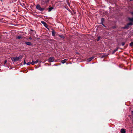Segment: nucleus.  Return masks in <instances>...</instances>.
<instances>
[{"label": "nucleus", "instance_id": "1", "mask_svg": "<svg viewBox=\"0 0 133 133\" xmlns=\"http://www.w3.org/2000/svg\"><path fill=\"white\" fill-rule=\"evenodd\" d=\"M22 56H20L18 57H12L11 58L12 61H17L19 60V59H22Z\"/></svg>", "mask_w": 133, "mask_h": 133}, {"label": "nucleus", "instance_id": "2", "mask_svg": "<svg viewBox=\"0 0 133 133\" xmlns=\"http://www.w3.org/2000/svg\"><path fill=\"white\" fill-rule=\"evenodd\" d=\"M36 8L38 10L41 11H43L44 10V8H41L39 5H37L36 6Z\"/></svg>", "mask_w": 133, "mask_h": 133}, {"label": "nucleus", "instance_id": "3", "mask_svg": "<svg viewBox=\"0 0 133 133\" xmlns=\"http://www.w3.org/2000/svg\"><path fill=\"white\" fill-rule=\"evenodd\" d=\"M49 2V0H42L41 3L42 4L44 3H47Z\"/></svg>", "mask_w": 133, "mask_h": 133}, {"label": "nucleus", "instance_id": "4", "mask_svg": "<svg viewBox=\"0 0 133 133\" xmlns=\"http://www.w3.org/2000/svg\"><path fill=\"white\" fill-rule=\"evenodd\" d=\"M54 58L53 57H50L48 60V62H52L54 61Z\"/></svg>", "mask_w": 133, "mask_h": 133}, {"label": "nucleus", "instance_id": "5", "mask_svg": "<svg viewBox=\"0 0 133 133\" xmlns=\"http://www.w3.org/2000/svg\"><path fill=\"white\" fill-rule=\"evenodd\" d=\"M41 23L43 24L44 26L45 27H47V25L46 24L45 22H44L43 21H41Z\"/></svg>", "mask_w": 133, "mask_h": 133}, {"label": "nucleus", "instance_id": "6", "mask_svg": "<svg viewBox=\"0 0 133 133\" xmlns=\"http://www.w3.org/2000/svg\"><path fill=\"white\" fill-rule=\"evenodd\" d=\"M68 60L67 59H65L64 60L61 61V62L62 63L64 64Z\"/></svg>", "mask_w": 133, "mask_h": 133}, {"label": "nucleus", "instance_id": "7", "mask_svg": "<svg viewBox=\"0 0 133 133\" xmlns=\"http://www.w3.org/2000/svg\"><path fill=\"white\" fill-rule=\"evenodd\" d=\"M121 133H125V131L124 129H122L121 130Z\"/></svg>", "mask_w": 133, "mask_h": 133}, {"label": "nucleus", "instance_id": "8", "mask_svg": "<svg viewBox=\"0 0 133 133\" xmlns=\"http://www.w3.org/2000/svg\"><path fill=\"white\" fill-rule=\"evenodd\" d=\"M94 57H91L88 59L87 61L88 62H90L91 61L93 58Z\"/></svg>", "mask_w": 133, "mask_h": 133}, {"label": "nucleus", "instance_id": "9", "mask_svg": "<svg viewBox=\"0 0 133 133\" xmlns=\"http://www.w3.org/2000/svg\"><path fill=\"white\" fill-rule=\"evenodd\" d=\"M53 8L52 7H51L49 8V10L48 11L49 12L50 11H51L52 9H53Z\"/></svg>", "mask_w": 133, "mask_h": 133}, {"label": "nucleus", "instance_id": "10", "mask_svg": "<svg viewBox=\"0 0 133 133\" xmlns=\"http://www.w3.org/2000/svg\"><path fill=\"white\" fill-rule=\"evenodd\" d=\"M129 20L130 21L132 22H133V18H128Z\"/></svg>", "mask_w": 133, "mask_h": 133}, {"label": "nucleus", "instance_id": "11", "mask_svg": "<svg viewBox=\"0 0 133 133\" xmlns=\"http://www.w3.org/2000/svg\"><path fill=\"white\" fill-rule=\"evenodd\" d=\"M59 36L60 37L62 38H63V39H64V37L63 35H59Z\"/></svg>", "mask_w": 133, "mask_h": 133}, {"label": "nucleus", "instance_id": "12", "mask_svg": "<svg viewBox=\"0 0 133 133\" xmlns=\"http://www.w3.org/2000/svg\"><path fill=\"white\" fill-rule=\"evenodd\" d=\"M26 43L28 45H30L31 44V43L30 42H26Z\"/></svg>", "mask_w": 133, "mask_h": 133}, {"label": "nucleus", "instance_id": "13", "mask_svg": "<svg viewBox=\"0 0 133 133\" xmlns=\"http://www.w3.org/2000/svg\"><path fill=\"white\" fill-rule=\"evenodd\" d=\"M52 35L54 36L55 35V32L54 31H52Z\"/></svg>", "mask_w": 133, "mask_h": 133}, {"label": "nucleus", "instance_id": "14", "mask_svg": "<svg viewBox=\"0 0 133 133\" xmlns=\"http://www.w3.org/2000/svg\"><path fill=\"white\" fill-rule=\"evenodd\" d=\"M22 38V37L21 36H19L17 37V38L19 39L21 38Z\"/></svg>", "mask_w": 133, "mask_h": 133}, {"label": "nucleus", "instance_id": "15", "mask_svg": "<svg viewBox=\"0 0 133 133\" xmlns=\"http://www.w3.org/2000/svg\"><path fill=\"white\" fill-rule=\"evenodd\" d=\"M35 63V62H34L33 60L32 61L31 63V64L32 65H34Z\"/></svg>", "mask_w": 133, "mask_h": 133}, {"label": "nucleus", "instance_id": "16", "mask_svg": "<svg viewBox=\"0 0 133 133\" xmlns=\"http://www.w3.org/2000/svg\"><path fill=\"white\" fill-rule=\"evenodd\" d=\"M130 45L131 46H133V42H131L130 44Z\"/></svg>", "mask_w": 133, "mask_h": 133}, {"label": "nucleus", "instance_id": "17", "mask_svg": "<svg viewBox=\"0 0 133 133\" xmlns=\"http://www.w3.org/2000/svg\"><path fill=\"white\" fill-rule=\"evenodd\" d=\"M133 24V23H128L127 25L129 26V25H132Z\"/></svg>", "mask_w": 133, "mask_h": 133}, {"label": "nucleus", "instance_id": "18", "mask_svg": "<svg viewBox=\"0 0 133 133\" xmlns=\"http://www.w3.org/2000/svg\"><path fill=\"white\" fill-rule=\"evenodd\" d=\"M35 64H37V63H38L39 62V60H37L35 61Z\"/></svg>", "mask_w": 133, "mask_h": 133}, {"label": "nucleus", "instance_id": "19", "mask_svg": "<svg viewBox=\"0 0 133 133\" xmlns=\"http://www.w3.org/2000/svg\"><path fill=\"white\" fill-rule=\"evenodd\" d=\"M30 64L31 62H29L26 63V64L28 65H30Z\"/></svg>", "mask_w": 133, "mask_h": 133}, {"label": "nucleus", "instance_id": "20", "mask_svg": "<svg viewBox=\"0 0 133 133\" xmlns=\"http://www.w3.org/2000/svg\"><path fill=\"white\" fill-rule=\"evenodd\" d=\"M100 37H98V39L97 40V41H98L100 40Z\"/></svg>", "mask_w": 133, "mask_h": 133}, {"label": "nucleus", "instance_id": "21", "mask_svg": "<svg viewBox=\"0 0 133 133\" xmlns=\"http://www.w3.org/2000/svg\"><path fill=\"white\" fill-rule=\"evenodd\" d=\"M125 44V43L124 42H123L122 43V46H124Z\"/></svg>", "mask_w": 133, "mask_h": 133}, {"label": "nucleus", "instance_id": "22", "mask_svg": "<svg viewBox=\"0 0 133 133\" xmlns=\"http://www.w3.org/2000/svg\"><path fill=\"white\" fill-rule=\"evenodd\" d=\"M117 50H118V49H116V50H114V51L113 53H114V52H116L117 51Z\"/></svg>", "mask_w": 133, "mask_h": 133}, {"label": "nucleus", "instance_id": "23", "mask_svg": "<svg viewBox=\"0 0 133 133\" xmlns=\"http://www.w3.org/2000/svg\"><path fill=\"white\" fill-rule=\"evenodd\" d=\"M26 64V63L25 61V60L24 61V64L25 65Z\"/></svg>", "mask_w": 133, "mask_h": 133}, {"label": "nucleus", "instance_id": "24", "mask_svg": "<svg viewBox=\"0 0 133 133\" xmlns=\"http://www.w3.org/2000/svg\"><path fill=\"white\" fill-rule=\"evenodd\" d=\"M104 21V19L103 18H102L101 19V21H102L103 22Z\"/></svg>", "mask_w": 133, "mask_h": 133}, {"label": "nucleus", "instance_id": "25", "mask_svg": "<svg viewBox=\"0 0 133 133\" xmlns=\"http://www.w3.org/2000/svg\"><path fill=\"white\" fill-rule=\"evenodd\" d=\"M6 62H7V61L5 60L4 62V63L5 64L6 63Z\"/></svg>", "mask_w": 133, "mask_h": 133}, {"label": "nucleus", "instance_id": "26", "mask_svg": "<svg viewBox=\"0 0 133 133\" xmlns=\"http://www.w3.org/2000/svg\"><path fill=\"white\" fill-rule=\"evenodd\" d=\"M29 38L30 40L32 39V38L31 37H29Z\"/></svg>", "mask_w": 133, "mask_h": 133}, {"label": "nucleus", "instance_id": "27", "mask_svg": "<svg viewBox=\"0 0 133 133\" xmlns=\"http://www.w3.org/2000/svg\"><path fill=\"white\" fill-rule=\"evenodd\" d=\"M105 56H104V55H103L102 56V57H101V58H103V57H104Z\"/></svg>", "mask_w": 133, "mask_h": 133}, {"label": "nucleus", "instance_id": "28", "mask_svg": "<svg viewBox=\"0 0 133 133\" xmlns=\"http://www.w3.org/2000/svg\"><path fill=\"white\" fill-rule=\"evenodd\" d=\"M102 24V25H103L104 26H104V25L103 24Z\"/></svg>", "mask_w": 133, "mask_h": 133}, {"label": "nucleus", "instance_id": "29", "mask_svg": "<svg viewBox=\"0 0 133 133\" xmlns=\"http://www.w3.org/2000/svg\"><path fill=\"white\" fill-rule=\"evenodd\" d=\"M132 114H133V111H132Z\"/></svg>", "mask_w": 133, "mask_h": 133}, {"label": "nucleus", "instance_id": "30", "mask_svg": "<svg viewBox=\"0 0 133 133\" xmlns=\"http://www.w3.org/2000/svg\"><path fill=\"white\" fill-rule=\"evenodd\" d=\"M125 28H127V27H125Z\"/></svg>", "mask_w": 133, "mask_h": 133}, {"label": "nucleus", "instance_id": "31", "mask_svg": "<svg viewBox=\"0 0 133 133\" xmlns=\"http://www.w3.org/2000/svg\"><path fill=\"white\" fill-rule=\"evenodd\" d=\"M1 0V1L2 2V0Z\"/></svg>", "mask_w": 133, "mask_h": 133}]
</instances>
